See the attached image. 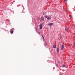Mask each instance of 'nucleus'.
Returning <instances> with one entry per match:
<instances>
[{
  "mask_svg": "<svg viewBox=\"0 0 75 75\" xmlns=\"http://www.w3.org/2000/svg\"><path fill=\"white\" fill-rule=\"evenodd\" d=\"M39 26L40 27V28H42V24H40Z\"/></svg>",
  "mask_w": 75,
  "mask_h": 75,
  "instance_id": "2",
  "label": "nucleus"
},
{
  "mask_svg": "<svg viewBox=\"0 0 75 75\" xmlns=\"http://www.w3.org/2000/svg\"><path fill=\"white\" fill-rule=\"evenodd\" d=\"M45 45H47V42L45 41Z\"/></svg>",
  "mask_w": 75,
  "mask_h": 75,
  "instance_id": "10",
  "label": "nucleus"
},
{
  "mask_svg": "<svg viewBox=\"0 0 75 75\" xmlns=\"http://www.w3.org/2000/svg\"><path fill=\"white\" fill-rule=\"evenodd\" d=\"M54 23H51L48 24L49 25H53Z\"/></svg>",
  "mask_w": 75,
  "mask_h": 75,
  "instance_id": "4",
  "label": "nucleus"
},
{
  "mask_svg": "<svg viewBox=\"0 0 75 75\" xmlns=\"http://www.w3.org/2000/svg\"><path fill=\"white\" fill-rule=\"evenodd\" d=\"M38 33V34H40V32Z\"/></svg>",
  "mask_w": 75,
  "mask_h": 75,
  "instance_id": "21",
  "label": "nucleus"
},
{
  "mask_svg": "<svg viewBox=\"0 0 75 75\" xmlns=\"http://www.w3.org/2000/svg\"><path fill=\"white\" fill-rule=\"evenodd\" d=\"M74 46H75V42H74Z\"/></svg>",
  "mask_w": 75,
  "mask_h": 75,
  "instance_id": "20",
  "label": "nucleus"
},
{
  "mask_svg": "<svg viewBox=\"0 0 75 75\" xmlns=\"http://www.w3.org/2000/svg\"><path fill=\"white\" fill-rule=\"evenodd\" d=\"M41 20H44V18H41Z\"/></svg>",
  "mask_w": 75,
  "mask_h": 75,
  "instance_id": "7",
  "label": "nucleus"
},
{
  "mask_svg": "<svg viewBox=\"0 0 75 75\" xmlns=\"http://www.w3.org/2000/svg\"><path fill=\"white\" fill-rule=\"evenodd\" d=\"M65 30L66 31H67V30H68V29L67 28H65Z\"/></svg>",
  "mask_w": 75,
  "mask_h": 75,
  "instance_id": "14",
  "label": "nucleus"
},
{
  "mask_svg": "<svg viewBox=\"0 0 75 75\" xmlns=\"http://www.w3.org/2000/svg\"><path fill=\"white\" fill-rule=\"evenodd\" d=\"M11 34H13V30H12L11 31Z\"/></svg>",
  "mask_w": 75,
  "mask_h": 75,
  "instance_id": "6",
  "label": "nucleus"
},
{
  "mask_svg": "<svg viewBox=\"0 0 75 75\" xmlns=\"http://www.w3.org/2000/svg\"><path fill=\"white\" fill-rule=\"evenodd\" d=\"M62 67H63V68H64V67H65V65H63Z\"/></svg>",
  "mask_w": 75,
  "mask_h": 75,
  "instance_id": "11",
  "label": "nucleus"
},
{
  "mask_svg": "<svg viewBox=\"0 0 75 75\" xmlns=\"http://www.w3.org/2000/svg\"><path fill=\"white\" fill-rule=\"evenodd\" d=\"M64 1H68V0H64Z\"/></svg>",
  "mask_w": 75,
  "mask_h": 75,
  "instance_id": "17",
  "label": "nucleus"
},
{
  "mask_svg": "<svg viewBox=\"0 0 75 75\" xmlns=\"http://www.w3.org/2000/svg\"><path fill=\"white\" fill-rule=\"evenodd\" d=\"M48 20H50L51 19V17H48L47 18Z\"/></svg>",
  "mask_w": 75,
  "mask_h": 75,
  "instance_id": "5",
  "label": "nucleus"
},
{
  "mask_svg": "<svg viewBox=\"0 0 75 75\" xmlns=\"http://www.w3.org/2000/svg\"><path fill=\"white\" fill-rule=\"evenodd\" d=\"M60 39H61V38H62V36H61V35L60 36Z\"/></svg>",
  "mask_w": 75,
  "mask_h": 75,
  "instance_id": "13",
  "label": "nucleus"
},
{
  "mask_svg": "<svg viewBox=\"0 0 75 75\" xmlns=\"http://www.w3.org/2000/svg\"><path fill=\"white\" fill-rule=\"evenodd\" d=\"M41 29H42L41 28H40V30H41Z\"/></svg>",
  "mask_w": 75,
  "mask_h": 75,
  "instance_id": "22",
  "label": "nucleus"
},
{
  "mask_svg": "<svg viewBox=\"0 0 75 75\" xmlns=\"http://www.w3.org/2000/svg\"><path fill=\"white\" fill-rule=\"evenodd\" d=\"M64 48V45H62V47L61 48V50H62Z\"/></svg>",
  "mask_w": 75,
  "mask_h": 75,
  "instance_id": "1",
  "label": "nucleus"
},
{
  "mask_svg": "<svg viewBox=\"0 0 75 75\" xmlns=\"http://www.w3.org/2000/svg\"><path fill=\"white\" fill-rule=\"evenodd\" d=\"M69 17H70L71 18L72 16V15H69Z\"/></svg>",
  "mask_w": 75,
  "mask_h": 75,
  "instance_id": "12",
  "label": "nucleus"
},
{
  "mask_svg": "<svg viewBox=\"0 0 75 75\" xmlns=\"http://www.w3.org/2000/svg\"><path fill=\"white\" fill-rule=\"evenodd\" d=\"M42 37L43 38V40H44V36H43V35H42Z\"/></svg>",
  "mask_w": 75,
  "mask_h": 75,
  "instance_id": "9",
  "label": "nucleus"
},
{
  "mask_svg": "<svg viewBox=\"0 0 75 75\" xmlns=\"http://www.w3.org/2000/svg\"><path fill=\"white\" fill-rule=\"evenodd\" d=\"M56 66L57 67H58V64H56Z\"/></svg>",
  "mask_w": 75,
  "mask_h": 75,
  "instance_id": "18",
  "label": "nucleus"
},
{
  "mask_svg": "<svg viewBox=\"0 0 75 75\" xmlns=\"http://www.w3.org/2000/svg\"><path fill=\"white\" fill-rule=\"evenodd\" d=\"M53 48H56V45H54L53 46Z\"/></svg>",
  "mask_w": 75,
  "mask_h": 75,
  "instance_id": "8",
  "label": "nucleus"
},
{
  "mask_svg": "<svg viewBox=\"0 0 75 75\" xmlns=\"http://www.w3.org/2000/svg\"><path fill=\"white\" fill-rule=\"evenodd\" d=\"M58 64H61V62H60V61L58 62Z\"/></svg>",
  "mask_w": 75,
  "mask_h": 75,
  "instance_id": "16",
  "label": "nucleus"
},
{
  "mask_svg": "<svg viewBox=\"0 0 75 75\" xmlns=\"http://www.w3.org/2000/svg\"><path fill=\"white\" fill-rule=\"evenodd\" d=\"M45 18H47V16H45Z\"/></svg>",
  "mask_w": 75,
  "mask_h": 75,
  "instance_id": "15",
  "label": "nucleus"
},
{
  "mask_svg": "<svg viewBox=\"0 0 75 75\" xmlns=\"http://www.w3.org/2000/svg\"><path fill=\"white\" fill-rule=\"evenodd\" d=\"M57 52L58 53V52H59V48L58 47L57 48Z\"/></svg>",
  "mask_w": 75,
  "mask_h": 75,
  "instance_id": "3",
  "label": "nucleus"
},
{
  "mask_svg": "<svg viewBox=\"0 0 75 75\" xmlns=\"http://www.w3.org/2000/svg\"><path fill=\"white\" fill-rule=\"evenodd\" d=\"M68 46H70L69 44H68Z\"/></svg>",
  "mask_w": 75,
  "mask_h": 75,
  "instance_id": "19",
  "label": "nucleus"
}]
</instances>
